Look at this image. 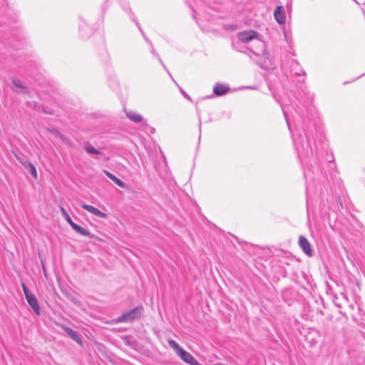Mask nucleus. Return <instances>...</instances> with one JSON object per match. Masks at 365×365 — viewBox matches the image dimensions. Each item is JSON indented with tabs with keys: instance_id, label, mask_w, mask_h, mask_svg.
<instances>
[{
	"instance_id": "1",
	"label": "nucleus",
	"mask_w": 365,
	"mask_h": 365,
	"mask_svg": "<svg viewBox=\"0 0 365 365\" xmlns=\"http://www.w3.org/2000/svg\"><path fill=\"white\" fill-rule=\"evenodd\" d=\"M237 37L239 41L242 43L255 40L257 48L252 49V52L257 56H262L264 59H268V53L265 51V43L260 38L261 35L257 31L253 30L243 31L237 34Z\"/></svg>"
},
{
	"instance_id": "2",
	"label": "nucleus",
	"mask_w": 365,
	"mask_h": 365,
	"mask_svg": "<svg viewBox=\"0 0 365 365\" xmlns=\"http://www.w3.org/2000/svg\"><path fill=\"white\" fill-rule=\"evenodd\" d=\"M168 344L170 346V347H172L173 350H175L176 354L182 361L191 365L197 364L196 359L189 352L181 348L175 340L169 339Z\"/></svg>"
},
{
	"instance_id": "3",
	"label": "nucleus",
	"mask_w": 365,
	"mask_h": 365,
	"mask_svg": "<svg viewBox=\"0 0 365 365\" xmlns=\"http://www.w3.org/2000/svg\"><path fill=\"white\" fill-rule=\"evenodd\" d=\"M143 311V307H135L128 312L123 313L121 316L115 319V323L133 322L140 318Z\"/></svg>"
},
{
	"instance_id": "4",
	"label": "nucleus",
	"mask_w": 365,
	"mask_h": 365,
	"mask_svg": "<svg viewBox=\"0 0 365 365\" xmlns=\"http://www.w3.org/2000/svg\"><path fill=\"white\" fill-rule=\"evenodd\" d=\"M21 287L28 304L37 315H40V307L36 296L31 292H30L25 283L22 282Z\"/></svg>"
},
{
	"instance_id": "5",
	"label": "nucleus",
	"mask_w": 365,
	"mask_h": 365,
	"mask_svg": "<svg viewBox=\"0 0 365 365\" xmlns=\"http://www.w3.org/2000/svg\"><path fill=\"white\" fill-rule=\"evenodd\" d=\"M297 149L298 150L299 158L301 159L308 157L310 154L312 153V148L309 144V142L307 140L306 145L302 143L299 146H297Z\"/></svg>"
},
{
	"instance_id": "6",
	"label": "nucleus",
	"mask_w": 365,
	"mask_h": 365,
	"mask_svg": "<svg viewBox=\"0 0 365 365\" xmlns=\"http://www.w3.org/2000/svg\"><path fill=\"white\" fill-rule=\"evenodd\" d=\"M274 16L275 20L279 24H285L286 22V15L284 7L282 6H278L274 12Z\"/></svg>"
},
{
	"instance_id": "7",
	"label": "nucleus",
	"mask_w": 365,
	"mask_h": 365,
	"mask_svg": "<svg viewBox=\"0 0 365 365\" xmlns=\"http://www.w3.org/2000/svg\"><path fill=\"white\" fill-rule=\"evenodd\" d=\"M299 245L306 255L308 256L312 255L310 244L306 237L300 236L299 238Z\"/></svg>"
},
{
	"instance_id": "8",
	"label": "nucleus",
	"mask_w": 365,
	"mask_h": 365,
	"mask_svg": "<svg viewBox=\"0 0 365 365\" xmlns=\"http://www.w3.org/2000/svg\"><path fill=\"white\" fill-rule=\"evenodd\" d=\"M82 207L84 210H86V211L89 212L90 213H91L97 217L104 218V219L107 218V217H108L106 213L101 212V210H99L98 209H97L96 207H95L92 205L83 204V205H82Z\"/></svg>"
},
{
	"instance_id": "9",
	"label": "nucleus",
	"mask_w": 365,
	"mask_h": 365,
	"mask_svg": "<svg viewBox=\"0 0 365 365\" xmlns=\"http://www.w3.org/2000/svg\"><path fill=\"white\" fill-rule=\"evenodd\" d=\"M13 87L12 89L16 93H26L27 88L24 86L23 82L19 79L14 78L12 81Z\"/></svg>"
},
{
	"instance_id": "10",
	"label": "nucleus",
	"mask_w": 365,
	"mask_h": 365,
	"mask_svg": "<svg viewBox=\"0 0 365 365\" xmlns=\"http://www.w3.org/2000/svg\"><path fill=\"white\" fill-rule=\"evenodd\" d=\"M229 90L230 88L227 85L217 83L214 86L213 92L216 96H220L225 95Z\"/></svg>"
},
{
	"instance_id": "11",
	"label": "nucleus",
	"mask_w": 365,
	"mask_h": 365,
	"mask_svg": "<svg viewBox=\"0 0 365 365\" xmlns=\"http://www.w3.org/2000/svg\"><path fill=\"white\" fill-rule=\"evenodd\" d=\"M64 331L76 342L78 344H81V336L78 334V333L73 330L72 329L67 327H62Z\"/></svg>"
},
{
	"instance_id": "12",
	"label": "nucleus",
	"mask_w": 365,
	"mask_h": 365,
	"mask_svg": "<svg viewBox=\"0 0 365 365\" xmlns=\"http://www.w3.org/2000/svg\"><path fill=\"white\" fill-rule=\"evenodd\" d=\"M72 229L83 236L88 237L90 238L93 237V235H91L87 230L78 225L76 223L74 224V225H73Z\"/></svg>"
},
{
	"instance_id": "13",
	"label": "nucleus",
	"mask_w": 365,
	"mask_h": 365,
	"mask_svg": "<svg viewBox=\"0 0 365 365\" xmlns=\"http://www.w3.org/2000/svg\"><path fill=\"white\" fill-rule=\"evenodd\" d=\"M126 115L131 121L134 123H140L143 120L142 115L135 111H128L126 113Z\"/></svg>"
},
{
	"instance_id": "14",
	"label": "nucleus",
	"mask_w": 365,
	"mask_h": 365,
	"mask_svg": "<svg viewBox=\"0 0 365 365\" xmlns=\"http://www.w3.org/2000/svg\"><path fill=\"white\" fill-rule=\"evenodd\" d=\"M136 24H137V26L138 27V29H139L140 31V32H141V34H143V36L144 38L146 40V41H148V42L150 44L151 47H153V44H152V43L146 38V37L145 36V34H144L143 31L141 30V29H140V26H139V24H138V23H136ZM151 52H152V53H153L154 56H156L158 57V58L159 61L160 62L161 65L163 66V68H165V70H167L166 66L164 65V63H163V62L162 61L161 58L159 57V56L158 55V53H156V51L153 49V48H152V49H151Z\"/></svg>"
},
{
	"instance_id": "15",
	"label": "nucleus",
	"mask_w": 365,
	"mask_h": 365,
	"mask_svg": "<svg viewBox=\"0 0 365 365\" xmlns=\"http://www.w3.org/2000/svg\"><path fill=\"white\" fill-rule=\"evenodd\" d=\"M85 150L89 154H100V152L95 148L92 145H91L89 143H87L84 145Z\"/></svg>"
},
{
	"instance_id": "16",
	"label": "nucleus",
	"mask_w": 365,
	"mask_h": 365,
	"mask_svg": "<svg viewBox=\"0 0 365 365\" xmlns=\"http://www.w3.org/2000/svg\"><path fill=\"white\" fill-rule=\"evenodd\" d=\"M28 163V166L29 168V170H30V173L32 175V176H34V178H36L37 177V171H36V169L34 166V165H33L30 162H27Z\"/></svg>"
},
{
	"instance_id": "17",
	"label": "nucleus",
	"mask_w": 365,
	"mask_h": 365,
	"mask_svg": "<svg viewBox=\"0 0 365 365\" xmlns=\"http://www.w3.org/2000/svg\"><path fill=\"white\" fill-rule=\"evenodd\" d=\"M51 132L56 135L57 136L58 138H59L60 139H61L63 141H66V138L61 133H60L58 130H51Z\"/></svg>"
},
{
	"instance_id": "18",
	"label": "nucleus",
	"mask_w": 365,
	"mask_h": 365,
	"mask_svg": "<svg viewBox=\"0 0 365 365\" xmlns=\"http://www.w3.org/2000/svg\"><path fill=\"white\" fill-rule=\"evenodd\" d=\"M113 181L120 187H125V183L117 177H115Z\"/></svg>"
},
{
	"instance_id": "19",
	"label": "nucleus",
	"mask_w": 365,
	"mask_h": 365,
	"mask_svg": "<svg viewBox=\"0 0 365 365\" xmlns=\"http://www.w3.org/2000/svg\"><path fill=\"white\" fill-rule=\"evenodd\" d=\"M65 220H66V222L71 225V227H72L73 225H74L75 222H73V220H71V217L69 216V215H66L65 217H64Z\"/></svg>"
},
{
	"instance_id": "20",
	"label": "nucleus",
	"mask_w": 365,
	"mask_h": 365,
	"mask_svg": "<svg viewBox=\"0 0 365 365\" xmlns=\"http://www.w3.org/2000/svg\"><path fill=\"white\" fill-rule=\"evenodd\" d=\"M103 173L106 174V175L109 178L110 180H113V179L115 178V176L114 175H113L112 173H110V172L104 170H103Z\"/></svg>"
},
{
	"instance_id": "21",
	"label": "nucleus",
	"mask_w": 365,
	"mask_h": 365,
	"mask_svg": "<svg viewBox=\"0 0 365 365\" xmlns=\"http://www.w3.org/2000/svg\"><path fill=\"white\" fill-rule=\"evenodd\" d=\"M180 93L183 95V96L187 98V100L189 101H192L191 98L187 94L186 92H185V91L182 88H180Z\"/></svg>"
},
{
	"instance_id": "22",
	"label": "nucleus",
	"mask_w": 365,
	"mask_h": 365,
	"mask_svg": "<svg viewBox=\"0 0 365 365\" xmlns=\"http://www.w3.org/2000/svg\"><path fill=\"white\" fill-rule=\"evenodd\" d=\"M282 110H283V113H284V115L285 117V119H286V121H287V124L288 125V128H289V130H291V128H290V126H289V120L287 119V112L286 110H284V108H282Z\"/></svg>"
},
{
	"instance_id": "23",
	"label": "nucleus",
	"mask_w": 365,
	"mask_h": 365,
	"mask_svg": "<svg viewBox=\"0 0 365 365\" xmlns=\"http://www.w3.org/2000/svg\"><path fill=\"white\" fill-rule=\"evenodd\" d=\"M60 210L63 217L68 214L63 207H60Z\"/></svg>"
},
{
	"instance_id": "24",
	"label": "nucleus",
	"mask_w": 365,
	"mask_h": 365,
	"mask_svg": "<svg viewBox=\"0 0 365 365\" xmlns=\"http://www.w3.org/2000/svg\"><path fill=\"white\" fill-rule=\"evenodd\" d=\"M166 71H167V72L168 73V74H169L170 77L173 80H174V79L173 78L172 75H171V74L170 73V72L168 71V70L167 69ZM173 81L175 83V85H178V83H176L175 81Z\"/></svg>"
},
{
	"instance_id": "25",
	"label": "nucleus",
	"mask_w": 365,
	"mask_h": 365,
	"mask_svg": "<svg viewBox=\"0 0 365 365\" xmlns=\"http://www.w3.org/2000/svg\"><path fill=\"white\" fill-rule=\"evenodd\" d=\"M364 75H365V73H364V74H361V75L360 76H364Z\"/></svg>"
}]
</instances>
